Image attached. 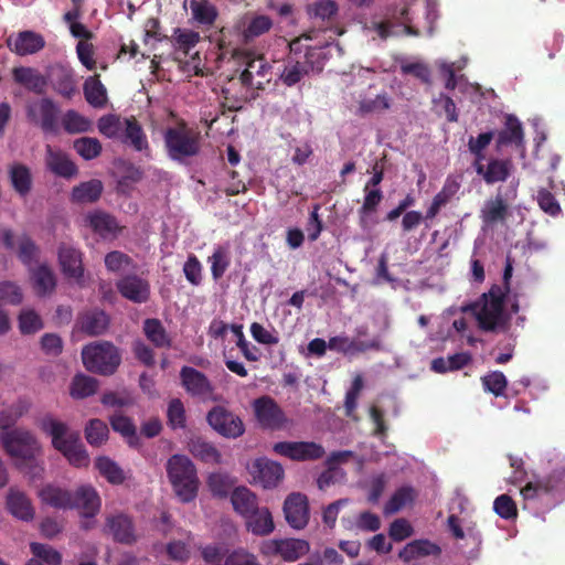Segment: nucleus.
I'll use <instances>...</instances> for the list:
<instances>
[{"label": "nucleus", "mask_w": 565, "mask_h": 565, "mask_svg": "<svg viewBox=\"0 0 565 565\" xmlns=\"http://www.w3.org/2000/svg\"><path fill=\"white\" fill-rule=\"evenodd\" d=\"M10 513L22 521L29 522L34 518V509L30 499L21 491L11 489L7 497Z\"/></svg>", "instance_id": "28"}, {"label": "nucleus", "mask_w": 565, "mask_h": 565, "mask_svg": "<svg viewBox=\"0 0 565 565\" xmlns=\"http://www.w3.org/2000/svg\"><path fill=\"white\" fill-rule=\"evenodd\" d=\"M327 469L320 473L317 479V486L320 490H326L332 484L341 482L345 479V472L339 467L326 466Z\"/></svg>", "instance_id": "64"}, {"label": "nucleus", "mask_w": 565, "mask_h": 565, "mask_svg": "<svg viewBox=\"0 0 565 565\" xmlns=\"http://www.w3.org/2000/svg\"><path fill=\"white\" fill-rule=\"evenodd\" d=\"M189 450L196 459L207 465H218L222 460L220 450L210 441L196 437L189 443Z\"/></svg>", "instance_id": "30"}, {"label": "nucleus", "mask_w": 565, "mask_h": 565, "mask_svg": "<svg viewBox=\"0 0 565 565\" xmlns=\"http://www.w3.org/2000/svg\"><path fill=\"white\" fill-rule=\"evenodd\" d=\"M78 329L88 334H99L108 327V317L104 311H92L79 318Z\"/></svg>", "instance_id": "38"}, {"label": "nucleus", "mask_w": 565, "mask_h": 565, "mask_svg": "<svg viewBox=\"0 0 565 565\" xmlns=\"http://www.w3.org/2000/svg\"><path fill=\"white\" fill-rule=\"evenodd\" d=\"M105 266L109 273L122 274L132 267L131 258L118 250L108 253L105 256Z\"/></svg>", "instance_id": "51"}, {"label": "nucleus", "mask_w": 565, "mask_h": 565, "mask_svg": "<svg viewBox=\"0 0 565 565\" xmlns=\"http://www.w3.org/2000/svg\"><path fill=\"white\" fill-rule=\"evenodd\" d=\"M173 38L175 56L183 55L184 57L191 54V51L195 47L200 40L198 32L186 29L175 30Z\"/></svg>", "instance_id": "44"}, {"label": "nucleus", "mask_w": 565, "mask_h": 565, "mask_svg": "<svg viewBox=\"0 0 565 565\" xmlns=\"http://www.w3.org/2000/svg\"><path fill=\"white\" fill-rule=\"evenodd\" d=\"M122 138L126 142H130L136 150L141 151L147 148L146 137L135 120L125 119Z\"/></svg>", "instance_id": "49"}, {"label": "nucleus", "mask_w": 565, "mask_h": 565, "mask_svg": "<svg viewBox=\"0 0 565 565\" xmlns=\"http://www.w3.org/2000/svg\"><path fill=\"white\" fill-rule=\"evenodd\" d=\"M63 127L70 134H79L89 130L92 124L88 119L74 110L67 111L62 119Z\"/></svg>", "instance_id": "56"}, {"label": "nucleus", "mask_w": 565, "mask_h": 565, "mask_svg": "<svg viewBox=\"0 0 565 565\" xmlns=\"http://www.w3.org/2000/svg\"><path fill=\"white\" fill-rule=\"evenodd\" d=\"M520 492L525 505L544 500H561L565 494V462L556 466L548 476L526 482Z\"/></svg>", "instance_id": "4"}, {"label": "nucleus", "mask_w": 565, "mask_h": 565, "mask_svg": "<svg viewBox=\"0 0 565 565\" xmlns=\"http://www.w3.org/2000/svg\"><path fill=\"white\" fill-rule=\"evenodd\" d=\"M168 478L177 497L182 502H191L198 495L199 479L196 468L184 455H173L167 462Z\"/></svg>", "instance_id": "3"}, {"label": "nucleus", "mask_w": 565, "mask_h": 565, "mask_svg": "<svg viewBox=\"0 0 565 565\" xmlns=\"http://www.w3.org/2000/svg\"><path fill=\"white\" fill-rule=\"evenodd\" d=\"M310 551V544L302 539L265 540L259 546L264 557H280L285 562H296Z\"/></svg>", "instance_id": "7"}, {"label": "nucleus", "mask_w": 565, "mask_h": 565, "mask_svg": "<svg viewBox=\"0 0 565 565\" xmlns=\"http://www.w3.org/2000/svg\"><path fill=\"white\" fill-rule=\"evenodd\" d=\"M23 300L22 289L13 281H0V305L18 306Z\"/></svg>", "instance_id": "53"}, {"label": "nucleus", "mask_w": 565, "mask_h": 565, "mask_svg": "<svg viewBox=\"0 0 565 565\" xmlns=\"http://www.w3.org/2000/svg\"><path fill=\"white\" fill-rule=\"evenodd\" d=\"M109 423L114 431L125 437L130 446L135 447L139 444L137 428L130 417L116 413L109 417Z\"/></svg>", "instance_id": "37"}, {"label": "nucleus", "mask_w": 565, "mask_h": 565, "mask_svg": "<svg viewBox=\"0 0 565 565\" xmlns=\"http://www.w3.org/2000/svg\"><path fill=\"white\" fill-rule=\"evenodd\" d=\"M57 257L63 275L74 282L82 285L84 278L82 253L73 245L61 244L57 249Z\"/></svg>", "instance_id": "16"}, {"label": "nucleus", "mask_w": 565, "mask_h": 565, "mask_svg": "<svg viewBox=\"0 0 565 565\" xmlns=\"http://www.w3.org/2000/svg\"><path fill=\"white\" fill-rule=\"evenodd\" d=\"M254 413L259 425L265 429H279L286 423L282 409L269 396H262L254 401Z\"/></svg>", "instance_id": "15"}, {"label": "nucleus", "mask_w": 565, "mask_h": 565, "mask_svg": "<svg viewBox=\"0 0 565 565\" xmlns=\"http://www.w3.org/2000/svg\"><path fill=\"white\" fill-rule=\"evenodd\" d=\"M12 75L14 81L26 89L38 94L45 92L47 81L38 70L24 66L15 67Z\"/></svg>", "instance_id": "27"}, {"label": "nucleus", "mask_w": 565, "mask_h": 565, "mask_svg": "<svg viewBox=\"0 0 565 565\" xmlns=\"http://www.w3.org/2000/svg\"><path fill=\"white\" fill-rule=\"evenodd\" d=\"M0 441L9 456L29 465H32L40 450L36 438L29 430L20 428L2 431Z\"/></svg>", "instance_id": "6"}, {"label": "nucleus", "mask_w": 565, "mask_h": 565, "mask_svg": "<svg viewBox=\"0 0 565 565\" xmlns=\"http://www.w3.org/2000/svg\"><path fill=\"white\" fill-rule=\"evenodd\" d=\"M249 475L255 483L264 489H273L284 478V468L279 462L266 457L257 458L247 466Z\"/></svg>", "instance_id": "13"}, {"label": "nucleus", "mask_w": 565, "mask_h": 565, "mask_svg": "<svg viewBox=\"0 0 565 565\" xmlns=\"http://www.w3.org/2000/svg\"><path fill=\"white\" fill-rule=\"evenodd\" d=\"M87 443L93 447H99L108 439L109 429L99 418L89 419L84 429Z\"/></svg>", "instance_id": "42"}, {"label": "nucleus", "mask_w": 565, "mask_h": 565, "mask_svg": "<svg viewBox=\"0 0 565 565\" xmlns=\"http://www.w3.org/2000/svg\"><path fill=\"white\" fill-rule=\"evenodd\" d=\"M273 450L294 461H316L326 455L323 446L315 441H279Z\"/></svg>", "instance_id": "12"}, {"label": "nucleus", "mask_w": 565, "mask_h": 565, "mask_svg": "<svg viewBox=\"0 0 565 565\" xmlns=\"http://www.w3.org/2000/svg\"><path fill=\"white\" fill-rule=\"evenodd\" d=\"M235 479L228 473L213 472L207 478V487L213 497L225 499L231 493Z\"/></svg>", "instance_id": "43"}, {"label": "nucleus", "mask_w": 565, "mask_h": 565, "mask_svg": "<svg viewBox=\"0 0 565 565\" xmlns=\"http://www.w3.org/2000/svg\"><path fill=\"white\" fill-rule=\"evenodd\" d=\"M414 534V527L408 520L399 518L390 524L388 535L394 542H402Z\"/></svg>", "instance_id": "63"}, {"label": "nucleus", "mask_w": 565, "mask_h": 565, "mask_svg": "<svg viewBox=\"0 0 565 565\" xmlns=\"http://www.w3.org/2000/svg\"><path fill=\"white\" fill-rule=\"evenodd\" d=\"M104 190L102 181L93 179L74 186L71 192V201L77 204H89L96 202Z\"/></svg>", "instance_id": "29"}, {"label": "nucleus", "mask_w": 565, "mask_h": 565, "mask_svg": "<svg viewBox=\"0 0 565 565\" xmlns=\"http://www.w3.org/2000/svg\"><path fill=\"white\" fill-rule=\"evenodd\" d=\"M494 512L502 519L512 520L518 516L516 504L508 494H501L493 502Z\"/></svg>", "instance_id": "58"}, {"label": "nucleus", "mask_w": 565, "mask_h": 565, "mask_svg": "<svg viewBox=\"0 0 565 565\" xmlns=\"http://www.w3.org/2000/svg\"><path fill=\"white\" fill-rule=\"evenodd\" d=\"M30 548L35 559L42 561L47 565H60L62 562L61 553L50 545L34 542L31 543Z\"/></svg>", "instance_id": "52"}, {"label": "nucleus", "mask_w": 565, "mask_h": 565, "mask_svg": "<svg viewBox=\"0 0 565 565\" xmlns=\"http://www.w3.org/2000/svg\"><path fill=\"white\" fill-rule=\"evenodd\" d=\"M164 141L169 156L174 160L194 156L199 150L198 136L184 125L168 129Z\"/></svg>", "instance_id": "9"}, {"label": "nucleus", "mask_w": 565, "mask_h": 565, "mask_svg": "<svg viewBox=\"0 0 565 565\" xmlns=\"http://www.w3.org/2000/svg\"><path fill=\"white\" fill-rule=\"evenodd\" d=\"M40 427L51 437L52 447L61 452L71 466L88 467L89 455L78 430L71 429L66 423L49 415L42 418Z\"/></svg>", "instance_id": "1"}, {"label": "nucleus", "mask_w": 565, "mask_h": 565, "mask_svg": "<svg viewBox=\"0 0 565 565\" xmlns=\"http://www.w3.org/2000/svg\"><path fill=\"white\" fill-rule=\"evenodd\" d=\"M441 554V547L427 540L419 539L407 543L398 553V557L404 563H409L413 559L426 557V556H439Z\"/></svg>", "instance_id": "23"}, {"label": "nucleus", "mask_w": 565, "mask_h": 565, "mask_svg": "<svg viewBox=\"0 0 565 565\" xmlns=\"http://www.w3.org/2000/svg\"><path fill=\"white\" fill-rule=\"evenodd\" d=\"M72 491L47 484L40 491V498L45 503L56 509H72Z\"/></svg>", "instance_id": "35"}, {"label": "nucleus", "mask_w": 565, "mask_h": 565, "mask_svg": "<svg viewBox=\"0 0 565 565\" xmlns=\"http://www.w3.org/2000/svg\"><path fill=\"white\" fill-rule=\"evenodd\" d=\"M84 94L86 100L95 107H102L106 103V88L97 76H90L85 81Z\"/></svg>", "instance_id": "47"}, {"label": "nucleus", "mask_w": 565, "mask_h": 565, "mask_svg": "<svg viewBox=\"0 0 565 565\" xmlns=\"http://www.w3.org/2000/svg\"><path fill=\"white\" fill-rule=\"evenodd\" d=\"M25 115L30 124L44 131H54L57 125L58 107L47 98H32L25 103Z\"/></svg>", "instance_id": "10"}, {"label": "nucleus", "mask_w": 565, "mask_h": 565, "mask_svg": "<svg viewBox=\"0 0 565 565\" xmlns=\"http://www.w3.org/2000/svg\"><path fill=\"white\" fill-rule=\"evenodd\" d=\"M95 467L99 473L111 484H121L126 479L122 469L109 457H98L95 461Z\"/></svg>", "instance_id": "41"}, {"label": "nucleus", "mask_w": 565, "mask_h": 565, "mask_svg": "<svg viewBox=\"0 0 565 565\" xmlns=\"http://www.w3.org/2000/svg\"><path fill=\"white\" fill-rule=\"evenodd\" d=\"M507 384V379L501 372H492L482 377V385L484 391L490 392L495 396H501L504 394Z\"/></svg>", "instance_id": "62"}, {"label": "nucleus", "mask_w": 565, "mask_h": 565, "mask_svg": "<svg viewBox=\"0 0 565 565\" xmlns=\"http://www.w3.org/2000/svg\"><path fill=\"white\" fill-rule=\"evenodd\" d=\"M84 223L95 233L105 238L115 236L119 231V225L116 220L109 214L100 211L88 213L84 218Z\"/></svg>", "instance_id": "24"}, {"label": "nucleus", "mask_w": 565, "mask_h": 565, "mask_svg": "<svg viewBox=\"0 0 565 565\" xmlns=\"http://www.w3.org/2000/svg\"><path fill=\"white\" fill-rule=\"evenodd\" d=\"M475 169L482 175L487 183L504 181L510 174V162L503 160H492L486 167L482 162H475Z\"/></svg>", "instance_id": "33"}, {"label": "nucleus", "mask_w": 565, "mask_h": 565, "mask_svg": "<svg viewBox=\"0 0 565 565\" xmlns=\"http://www.w3.org/2000/svg\"><path fill=\"white\" fill-rule=\"evenodd\" d=\"M143 329L147 338L157 347H164L168 343V337L159 320H146Z\"/></svg>", "instance_id": "61"}, {"label": "nucleus", "mask_w": 565, "mask_h": 565, "mask_svg": "<svg viewBox=\"0 0 565 565\" xmlns=\"http://www.w3.org/2000/svg\"><path fill=\"white\" fill-rule=\"evenodd\" d=\"M31 281L38 295L51 294L56 286V279L53 270L45 264L31 269Z\"/></svg>", "instance_id": "34"}, {"label": "nucleus", "mask_w": 565, "mask_h": 565, "mask_svg": "<svg viewBox=\"0 0 565 565\" xmlns=\"http://www.w3.org/2000/svg\"><path fill=\"white\" fill-rule=\"evenodd\" d=\"M231 256L227 246H217L209 257L211 274L214 279L221 278L230 266Z\"/></svg>", "instance_id": "48"}, {"label": "nucleus", "mask_w": 565, "mask_h": 565, "mask_svg": "<svg viewBox=\"0 0 565 565\" xmlns=\"http://www.w3.org/2000/svg\"><path fill=\"white\" fill-rule=\"evenodd\" d=\"M416 498V491L411 486L398 488L384 505V514H394L406 505L412 504Z\"/></svg>", "instance_id": "36"}, {"label": "nucleus", "mask_w": 565, "mask_h": 565, "mask_svg": "<svg viewBox=\"0 0 565 565\" xmlns=\"http://www.w3.org/2000/svg\"><path fill=\"white\" fill-rule=\"evenodd\" d=\"M10 178L12 185L21 195L29 193L32 184V177L30 169L21 163H14L10 168Z\"/></svg>", "instance_id": "45"}, {"label": "nucleus", "mask_w": 565, "mask_h": 565, "mask_svg": "<svg viewBox=\"0 0 565 565\" xmlns=\"http://www.w3.org/2000/svg\"><path fill=\"white\" fill-rule=\"evenodd\" d=\"M117 288L122 297L132 302H145L150 294L148 281L135 275L118 280Z\"/></svg>", "instance_id": "22"}, {"label": "nucleus", "mask_w": 565, "mask_h": 565, "mask_svg": "<svg viewBox=\"0 0 565 565\" xmlns=\"http://www.w3.org/2000/svg\"><path fill=\"white\" fill-rule=\"evenodd\" d=\"M98 381L94 377L77 374L74 376L70 387V394L75 399H83L96 393Z\"/></svg>", "instance_id": "39"}, {"label": "nucleus", "mask_w": 565, "mask_h": 565, "mask_svg": "<svg viewBox=\"0 0 565 565\" xmlns=\"http://www.w3.org/2000/svg\"><path fill=\"white\" fill-rule=\"evenodd\" d=\"M231 502L234 510L244 518L258 509L257 497L246 487L235 488L231 493Z\"/></svg>", "instance_id": "31"}, {"label": "nucleus", "mask_w": 565, "mask_h": 565, "mask_svg": "<svg viewBox=\"0 0 565 565\" xmlns=\"http://www.w3.org/2000/svg\"><path fill=\"white\" fill-rule=\"evenodd\" d=\"M285 520L294 530H303L310 520L309 501L306 494L292 492L287 495L282 507Z\"/></svg>", "instance_id": "14"}, {"label": "nucleus", "mask_w": 565, "mask_h": 565, "mask_svg": "<svg viewBox=\"0 0 565 565\" xmlns=\"http://www.w3.org/2000/svg\"><path fill=\"white\" fill-rule=\"evenodd\" d=\"M190 9L193 20L200 24H212L217 15L214 6L207 2L193 0Z\"/></svg>", "instance_id": "50"}, {"label": "nucleus", "mask_w": 565, "mask_h": 565, "mask_svg": "<svg viewBox=\"0 0 565 565\" xmlns=\"http://www.w3.org/2000/svg\"><path fill=\"white\" fill-rule=\"evenodd\" d=\"M45 164L54 174L71 179L78 172L75 163L60 149L46 146Z\"/></svg>", "instance_id": "21"}, {"label": "nucleus", "mask_w": 565, "mask_h": 565, "mask_svg": "<svg viewBox=\"0 0 565 565\" xmlns=\"http://www.w3.org/2000/svg\"><path fill=\"white\" fill-rule=\"evenodd\" d=\"M273 26V21L264 14L246 13L235 23L236 31L249 41L268 32Z\"/></svg>", "instance_id": "18"}, {"label": "nucleus", "mask_w": 565, "mask_h": 565, "mask_svg": "<svg viewBox=\"0 0 565 565\" xmlns=\"http://www.w3.org/2000/svg\"><path fill=\"white\" fill-rule=\"evenodd\" d=\"M507 205L501 196L486 201L481 210V218L486 224H493L504 220Z\"/></svg>", "instance_id": "46"}, {"label": "nucleus", "mask_w": 565, "mask_h": 565, "mask_svg": "<svg viewBox=\"0 0 565 565\" xmlns=\"http://www.w3.org/2000/svg\"><path fill=\"white\" fill-rule=\"evenodd\" d=\"M246 519L247 529L255 535L266 536L275 530L273 515L268 508H258Z\"/></svg>", "instance_id": "32"}, {"label": "nucleus", "mask_w": 565, "mask_h": 565, "mask_svg": "<svg viewBox=\"0 0 565 565\" xmlns=\"http://www.w3.org/2000/svg\"><path fill=\"white\" fill-rule=\"evenodd\" d=\"M206 420L217 434L225 438L235 439L245 433L242 418L221 405H216L209 411Z\"/></svg>", "instance_id": "11"}, {"label": "nucleus", "mask_w": 565, "mask_h": 565, "mask_svg": "<svg viewBox=\"0 0 565 565\" xmlns=\"http://www.w3.org/2000/svg\"><path fill=\"white\" fill-rule=\"evenodd\" d=\"M523 145V130L521 122L513 116H508L504 129L499 134L498 145Z\"/></svg>", "instance_id": "40"}, {"label": "nucleus", "mask_w": 565, "mask_h": 565, "mask_svg": "<svg viewBox=\"0 0 565 565\" xmlns=\"http://www.w3.org/2000/svg\"><path fill=\"white\" fill-rule=\"evenodd\" d=\"M141 177L142 173L138 168L129 166L126 173L117 182V192L125 195L130 194L135 184L141 180Z\"/></svg>", "instance_id": "60"}, {"label": "nucleus", "mask_w": 565, "mask_h": 565, "mask_svg": "<svg viewBox=\"0 0 565 565\" xmlns=\"http://www.w3.org/2000/svg\"><path fill=\"white\" fill-rule=\"evenodd\" d=\"M382 200V192L379 189H367L365 186V196L362 207L360 209L361 225L366 227V216L372 213Z\"/></svg>", "instance_id": "59"}, {"label": "nucleus", "mask_w": 565, "mask_h": 565, "mask_svg": "<svg viewBox=\"0 0 565 565\" xmlns=\"http://www.w3.org/2000/svg\"><path fill=\"white\" fill-rule=\"evenodd\" d=\"M181 380L185 390L192 395L205 397L212 392L207 379L193 367H182Z\"/></svg>", "instance_id": "26"}, {"label": "nucleus", "mask_w": 565, "mask_h": 565, "mask_svg": "<svg viewBox=\"0 0 565 565\" xmlns=\"http://www.w3.org/2000/svg\"><path fill=\"white\" fill-rule=\"evenodd\" d=\"M332 50H335L340 56L343 54L342 47L339 44L332 45L327 43L321 47H309L306 53V62H288L280 74V79L285 85L292 86L300 82L309 72L322 71L327 55Z\"/></svg>", "instance_id": "5"}, {"label": "nucleus", "mask_w": 565, "mask_h": 565, "mask_svg": "<svg viewBox=\"0 0 565 565\" xmlns=\"http://www.w3.org/2000/svg\"><path fill=\"white\" fill-rule=\"evenodd\" d=\"M105 531L120 544L131 545L137 541L132 519L124 513L107 516Z\"/></svg>", "instance_id": "17"}, {"label": "nucleus", "mask_w": 565, "mask_h": 565, "mask_svg": "<svg viewBox=\"0 0 565 565\" xmlns=\"http://www.w3.org/2000/svg\"><path fill=\"white\" fill-rule=\"evenodd\" d=\"M235 58L244 66L241 74L243 84L260 89L265 83L269 82L270 67L262 55L249 51H239L235 53Z\"/></svg>", "instance_id": "8"}, {"label": "nucleus", "mask_w": 565, "mask_h": 565, "mask_svg": "<svg viewBox=\"0 0 565 565\" xmlns=\"http://www.w3.org/2000/svg\"><path fill=\"white\" fill-rule=\"evenodd\" d=\"M125 119L115 116H106L99 119L98 129L108 138H122Z\"/></svg>", "instance_id": "55"}, {"label": "nucleus", "mask_w": 565, "mask_h": 565, "mask_svg": "<svg viewBox=\"0 0 565 565\" xmlns=\"http://www.w3.org/2000/svg\"><path fill=\"white\" fill-rule=\"evenodd\" d=\"M19 329L23 334L34 333L42 329L40 316L32 309H24L19 315Z\"/></svg>", "instance_id": "57"}, {"label": "nucleus", "mask_w": 565, "mask_h": 565, "mask_svg": "<svg viewBox=\"0 0 565 565\" xmlns=\"http://www.w3.org/2000/svg\"><path fill=\"white\" fill-rule=\"evenodd\" d=\"M74 149L85 160L99 156L102 145L96 138L83 137L74 141Z\"/></svg>", "instance_id": "54"}, {"label": "nucleus", "mask_w": 565, "mask_h": 565, "mask_svg": "<svg viewBox=\"0 0 565 565\" xmlns=\"http://www.w3.org/2000/svg\"><path fill=\"white\" fill-rule=\"evenodd\" d=\"M72 509H77L84 518L95 516L100 509V498L90 486H81L72 493Z\"/></svg>", "instance_id": "19"}, {"label": "nucleus", "mask_w": 565, "mask_h": 565, "mask_svg": "<svg viewBox=\"0 0 565 565\" xmlns=\"http://www.w3.org/2000/svg\"><path fill=\"white\" fill-rule=\"evenodd\" d=\"M121 355H82L87 371L108 376L116 372L121 363Z\"/></svg>", "instance_id": "25"}, {"label": "nucleus", "mask_w": 565, "mask_h": 565, "mask_svg": "<svg viewBox=\"0 0 565 565\" xmlns=\"http://www.w3.org/2000/svg\"><path fill=\"white\" fill-rule=\"evenodd\" d=\"M9 49L18 55L24 56L39 52L45 45L43 36L33 31H22L10 35L7 40Z\"/></svg>", "instance_id": "20"}, {"label": "nucleus", "mask_w": 565, "mask_h": 565, "mask_svg": "<svg viewBox=\"0 0 565 565\" xmlns=\"http://www.w3.org/2000/svg\"><path fill=\"white\" fill-rule=\"evenodd\" d=\"M508 303L509 299L503 290L494 287L484 294L471 309L482 329L499 330L505 327L510 317Z\"/></svg>", "instance_id": "2"}]
</instances>
